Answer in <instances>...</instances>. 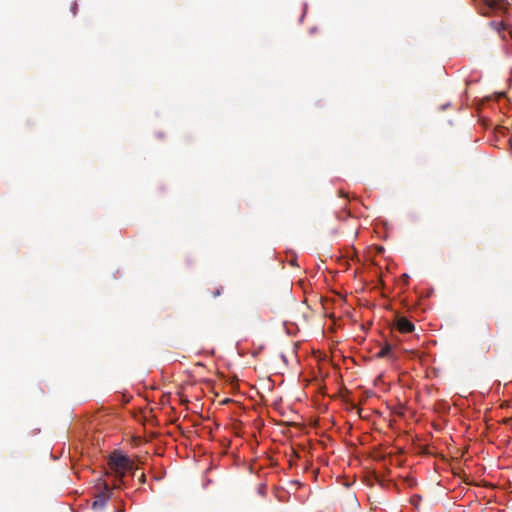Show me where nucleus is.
<instances>
[{
  "mask_svg": "<svg viewBox=\"0 0 512 512\" xmlns=\"http://www.w3.org/2000/svg\"><path fill=\"white\" fill-rule=\"evenodd\" d=\"M392 351V346L390 344H386L384 347L380 349L379 352H377L376 357L378 358H384L387 357Z\"/></svg>",
  "mask_w": 512,
  "mask_h": 512,
  "instance_id": "nucleus-6",
  "label": "nucleus"
},
{
  "mask_svg": "<svg viewBox=\"0 0 512 512\" xmlns=\"http://www.w3.org/2000/svg\"><path fill=\"white\" fill-rule=\"evenodd\" d=\"M209 292H210L211 296H212L213 298H215V297H217V296H219V295H221V294H222V292H223V287H221V286H220V287H215V288H213L212 290H210V289H209Z\"/></svg>",
  "mask_w": 512,
  "mask_h": 512,
  "instance_id": "nucleus-7",
  "label": "nucleus"
},
{
  "mask_svg": "<svg viewBox=\"0 0 512 512\" xmlns=\"http://www.w3.org/2000/svg\"><path fill=\"white\" fill-rule=\"evenodd\" d=\"M102 486L103 490L95 495V500L92 503L93 510H102L112 496V489L114 488H110L106 482H102Z\"/></svg>",
  "mask_w": 512,
  "mask_h": 512,
  "instance_id": "nucleus-2",
  "label": "nucleus"
},
{
  "mask_svg": "<svg viewBox=\"0 0 512 512\" xmlns=\"http://www.w3.org/2000/svg\"><path fill=\"white\" fill-rule=\"evenodd\" d=\"M491 347H492V341H491L490 327L488 325H485L483 327V338H480L478 340L476 349L479 353L486 355L491 350Z\"/></svg>",
  "mask_w": 512,
  "mask_h": 512,
  "instance_id": "nucleus-3",
  "label": "nucleus"
},
{
  "mask_svg": "<svg viewBox=\"0 0 512 512\" xmlns=\"http://www.w3.org/2000/svg\"><path fill=\"white\" fill-rule=\"evenodd\" d=\"M73 14H76V4H74V7H73Z\"/></svg>",
  "mask_w": 512,
  "mask_h": 512,
  "instance_id": "nucleus-9",
  "label": "nucleus"
},
{
  "mask_svg": "<svg viewBox=\"0 0 512 512\" xmlns=\"http://www.w3.org/2000/svg\"><path fill=\"white\" fill-rule=\"evenodd\" d=\"M485 6L490 11H502L506 8V0H484Z\"/></svg>",
  "mask_w": 512,
  "mask_h": 512,
  "instance_id": "nucleus-5",
  "label": "nucleus"
},
{
  "mask_svg": "<svg viewBox=\"0 0 512 512\" xmlns=\"http://www.w3.org/2000/svg\"><path fill=\"white\" fill-rule=\"evenodd\" d=\"M396 326L401 333H411L415 329L414 324L406 317H398L396 320Z\"/></svg>",
  "mask_w": 512,
  "mask_h": 512,
  "instance_id": "nucleus-4",
  "label": "nucleus"
},
{
  "mask_svg": "<svg viewBox=\"0 0 512 512\" xmlns=\"http://www.w3.org/2000/svg\"><path fill=\"white\" fill-rule=\"evenodd\" d=\"M118 512H124L123 510H119Z\"/></svg>",
  "mask_w": 512,
  "mask_h": 512,
  "instance_id": "nucleus-10",
  "label": "nucleus"
},
{
  "mask_svg": "<svg viewBox=\"0 0 512 512\" xmlns=\"http://www.w3.org/2000/svg\"><path fill=\"white\" fill-rule=\"evenodd\" d=\"M108 466L119 482L113 484L114 489H119L121 484H125L123 478L127 472H131L133 476L137 475V467L134 462L122 454L113 453L109 457Z\"/></svg>",
  "mask_w": 512,
  "mask_h": 512,
  "instance_id": "nucleus-1",
  "label": "nucleus"
},
{
  "mask_svg": "<svg viewBox=\"0 0 512 512\" xmlns=\"http://www.w3.org/2000/svg\"><path fill=\"white\" fill-rule=\"evenodd\" d=\"M138 480H139V483H141V484L145 483L146 476L143 472L138 476Z\"/></svg>",
  "mask_w": 512,
  "mask_h": 512,
  "instance_id": "nucleus-8",
  "label": "nucleus"
}]
</instances>
